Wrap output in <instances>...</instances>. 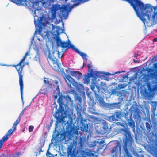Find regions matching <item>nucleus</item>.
I'll use <instances>...</instances> for the list:
<instances>
[{"instance_id":"43","label":"nucleus","mask_w":157,"mask_h":157,"mask_svg":"<svg viewBox=\"0 0 157 157\" xmlns=\"http://www.w3.org/2000/svg\"><path fill=\"white\" fill-rule=\"evenodd\" d=\"M3 143L2 142H1V140H0V149L2 147Z\"/></svg>"},{"instance_id":"41","label":"nucleus","mask_w":157,"mask_h":157,"mask_svg":"<svg viewBox=\"0 0 157 157\" xmlns=\"http://www.w3.org/2000/svg\"><path fill=\"white\" fill-rule=\"evenodd\" d=\"M53 120L52 119L50 122L49 125L48 126V129H50V127L52 126V124Z\"/></svg>"},{"instance_id":"16","label":"nucleus","mask_w":157,"mask_h":157,"mask_svg":"<svg viewBox=\"0 0 157 157\" xmlns=\"http://www.w3.org/2000/svg\"><path fill=\"white\" fill-rule=\"evenodd\" d=\"M65 80L68 87L71 88V84H72L75 81L74 79L70 76L67 75L65 78Z\"/></svg>"},{"instance_id":"38","label":"nucleus","mask_w":157,"mask_h":157,"mask_svg":"<svg viewBox=\"0 0 157 157\" xmlns=\"http://www.w3.org/2000/svg\"><path fill=\"white\" fill-rule=\"evenodd\" d=\"M120 103L119 102L117 103H115L111 104V105L114 107H116L117 105H118Z\"/></svg>"},{"instance_id":"6","label":"nucleus","mask_w":157,"mask_h":157,"mask_svg":"<svg viewBox=\"0 0 157 157\" xmlns=\"http://www.w3.org/2000/svg\"><path fill=\"white\" fill-rule=\"evenodd\" d=\"M56 42L57 46H60L63 49L66 48L68 49L71 48L74 50V49L75 48L74 45L70 44L69 40H68V42H62L59 36H57V37Z\"/></svg>"},{"instance_id":"27","label":"nucleus","mask_w":157,"mask_h":157,"mask_svg":"<svg viewBox=\"0 0 157 157\" xmlns=\"http://www.w3.org/2000/svg\"><path fill=\"white\" fill-rule=\"evenodd\" d=\"M81 128V130L82 131H87L88 128V125L87 124L86 125H83L82 124Z\"/></svg>"},{"instance_id":"46","label":"nucleus","mask_w":157,"mask_h":157,"mask_svg":"<svg viewBox=\"0 0 157 157\" xmlns=\"http://www.w3.org/2000/svg\"><path fill=\"white\" fill-rule=\"evenodd\" d=\"M87 66L88 69H90L91 67V66L90 64H88Z\"/></svg>"},{"instance_id":"52","label":"nucleus","mask_w":157,"mask_h":157,"mask_svg":"<svg viewBox=\"0 0 157 157\" xmlns=\"http://www.w3.org/2000/svg\"><path fill=\"white\" fill-rule=\"evenodd\" d=\"M25 109H26V108H24V109L23 110H24V111H25Z\"/></svg>"},{"instance_id":"28","label":"nucleus","mask_w":157,"mask_h":157,"mask_svg":"<svg viewBox=\"0 0 157 157\" xmlns=\"http://www.w3.org/2000/svg\"><path fill=\"white\" fill-rule=\"evenodd\" d=\"M37 55L35 56V59L37 61H40V54L38 50H36V51Z\"/></svg>"},{"instance_id":"23","label":"nucleus","mask_w":157,"mask_h":157,"mask_svg":"<svg viewBox=\"0 0 157 157\" xmlns=\"http://www.w3.org/2000/svg\"><path fill=\"white\" fill-rule=\"evenodd\" d=\"M151 153L155 157H157V147L153 148L151 150Z\"/></svg>"},{"instance_id":"44","label":"nucleus","mask_w":157,"mask_h":157,"mask_svg":"<svg viewBox=\"0 0 157 157\" xmlns=\"http://www.w3.org/2000/svg\"><path fill=\"white\" fill-rule=\"evenodd\" d=\"M78 101L80 103H81L82 101V98L80 97H79L78 98Z\"/></svg>"},{"instance_id":"32","label":"nucleus","mask_w":157,"mask_h":157,"mask_svg":"<svg viewBox=\"0 0 157 157\" xmlns=\"http://www.w3.org/2000/svg\"><path fill=\"white\" fill-rule=\"evenodd\" d=\"M118 92H117L115 89H113L111 91V95L112 94H116L117 95V93Z\"/></svg>"},{"instance_id":"10","label":"nucleus","mask_w":157,"mask_h":157,"mask_svg":"<svg viewBox=\"0 0 157 157\" xmlns=\"http://www.w3.org/2000/svg\"><path fill=\"white\" fill-rule=\"evenodd\" d=\"M67 157H75L76 154V149L73 145L69 146L67 149Z\"/></svg>"},{"instance_id":"40","label":"nucleus","mask_w":157,"mask_h":157,"mask_svg":"<svg viewBox=\"0 0 157 157\" xmlns=\"http://www.w3.org/2000/svg\"><path fill=\"white\" fill-rule=\"evenodd\" d=\"M24 114V110H22L21 113H20V115L19 116V118H20V119H21V116H23V115Z\"/></svg>"},{"instance_id":"1","label":"nucleus","mask_w":157,"mask_h":157,"mask_svg":"<svg viewBox=\"0 0 157 157\" xmlns=\"http://www.w3.org/2000/svg\"><path fill=\"white\" fill-rule=\"evenodd\" d=\"M26 57L24 56L19 63L17 64L13 65V66L15 67L17 71L19 76V83L20 88L21 94L22 101L23 100V91L24 89V84L23 81V76L22 75V71L23 67L25 65L24 63L22 65V63L25 60Z\"/></svg>"},{"instance_id":"55","label":"nucleus","mask_w":157,"mask_h":157,"mask_svg":"<svg viewBox=\"0 0 157 157\" xmlns=\"http://www.w3.org/2000/svg\"><path fill=\"white\" fill-rule=\"evenodd\" d=\"M0 157H2V156H0Z\"/></svg>"},{"instance_id":"3","label":"nucleus","mask_w":157,"mask_h":157,"mask_svg":"<svg viewBox=\"0 0 157 157\" xmlns=\"http://www.w3.org/2000/svg\"><path fill=\"white\" fill-rule=\"evenodd\" d=\"M122 130L125 133V140L124 143L123 148L125 153V155L127 157H133L132 156L131 153L127 149L128 144H129L130 145H132L133 141V139L131 136L130 132L125 129H123Z\"/></svg>"},{"instance_id":"15","label":"nucleus","mask_w":157,"mask_h":157,"mask_svg":"<svg viewBox=\"0 0 157 157\" xmlns=\"http://www.w3.org/2000/svg\"><path fill=\"white\" fill-rule=\"evenodd\" d=\"M126 91L122 90L117 93V95L119 96L118 99L120 101H122L126 96Z\"/></svg>"},{"instance_id":"42","label":"nucleus","mask_w":157,"mask_h":157,"mask_svg":"<svg viewBox=\"0 0 157 157\" xmlns=\"http://www.w3.org/2000/svg\"><path fill=\"white\" fill-rule=\"evenodd\" d=\"M29 51H28L25 53L24 56H25L26 57H27V56L29 55Z\"/></svg>"},{"instance_id":"13","label":"nucleus","mask_w":157,"mask_h":157,"mask_svg":"<svg viewBox=\"0 0 157 157\" xmlns=\"http://www.w3.org/2000/svg\"><path fill=\"white\" fill-rule=\"evenodd\" d=\"M16 129L14 130V128H13V129H9L8 132L2 138L1 140V142L4 143L8 139L9 136H10L12 134L14 131H15Z\"/></svg>"},{"instance_id":"45","label":"nucleus","mask_w":157,"mask_h":157,"mask_svg":"<svg viewBox=\"0 0 157 157\" xmlns=\"http://www.w3.org/2000/svg\"><path fill=\"white\" fill-rule=\"evenodd\" d=\"M153 42H157V38H155L153 39Z\"/></svg>"},{"instance_id":"2","label":"nucleus","mask_w":157,"mask_h":157,"mask_svg":"<svg viewBox=\"0 0 157 157\" xmlns=\"http://www.w3.org/2000/svg\"><path fill=\"white\" fill-rule=\"evenodd\" d=\"M59 9L60 10V16L61 18L66 19L68 17V13L65 9L61 7L59 4L53 5L51 9V17L52 19H55L56 17V12Z\"/></svg>"},{"instance_id":"21","label":"nucleus","mask_w":157,"mask_h":157,"mask_svg":"<svg viewBox=\"0 0 157 157\" xmlns=\"http://www.w3.org/2000/svg\"><path fill=\"white\" fill-rule=\"evenodd\" d=\"M115 115L116 116V117L118 119H120L122 117V114L120 112H115V114L114 115H113L112 116L113 117L112 119V120H114V117Z\"/></svg>"},{"instance_id":"54","label":"nucleus","mask_w":157,"mask_h":157,"mask_svg":"<svg viewBox=\"0 0 157 157\" xmlns=\"http://www.w3.org/2000/svg\"><path fill=\"white\" fill-rule=\"evenodd\" d=\"M92 76H93H93H94V75H92Z\"/></svg>"},{"instance_id":"9","label":"nucleus","mask_w":157,"mask_h":157,"mask_svg":"<svg viewBox=\"0 0 157 157\" xmlns=\"http://www.w3.org/2000/svg\"><path fill=\"white\" fill-rule=\"evenodd\" d=\"M148 122H146L145 124L146 129L147 131V133L148 134H151V135L153 137H155L156 136V132L155 130H153L151 132L152 128V126L150 120L148 121Z\"/></svg>"},{"instance_id":"29","label":"nucleus","mask_w":157,"mask_h":157,"mask_svg":"<svg viewBox=\"0 0 157 157\" xmlns=\"http://www.w3.org/2000/svg\"><path fill=\"white\" fill-rule=\"evenodd\" d=\"M89 110L90 112H91L92 114H94L95 113V109L93 107H90L89 108Z\"/></svg>"},{"instance_id":"39","label":"nucleus","mask_w":157,"mask_h":157,"mask_svg":"<svg viewBox=\"0 0 157 157\" xmlns=\"http://www.w3.org/2000/svg\"><path fill=\"white\" fill-rule=\"evenodd\" d=\"M85 80L86 81V82L87 83L90 82V80L89 79V77L87 76L86 77H85Z\"/></svg>"},{"instance_id":"25","label":"nucleus","mask_w":157,"mask_h":157,"mask_svg":"<svg viewBox=\"0 0 157 157\" xmlns=\"http://www.w3.org/2000/svg\"><path fill=\"white\" fill-rule=\"evenodd\" d=\"M21 119L18 118L16 121L14 123L12 128H14V130L16 129V126L19 123Z\"/></svg>"},{"instance_id":"51","label":"nucleus","mask_w":157,"mask_h":157,"mask_svg":"<svg viewBox=\"0 0 157 157\" xmlns=\"http://www.w3.org/2000/svg\"><path fill=\"white\" fill-rule=\"evenodd\" d=\"M41 32V30H39V33H40Z\"/></svg>"},{"instance_id":"35","label":"nucleus","mask_w":157,"mask_h":157,"mask_svg":"<svg viewBox=\"0 0 157 157\" xmlns=\"http://www.w3.org/2000/svg\"><path fill=\"white\" fill-rule=\"evenodd\" d=\"M100 86L101 87V88L102 89H103L104 88H105V87H106V86H105L106 84L104 83L103 82H101L100 83Z\"/></svg>"},{"instance_id":"14","label":"nucleus","mask_w":157,"mask_h":157,"mask_svg":"<svg viewBox=\"0 0 157 157\" xmlns=\"http://www.w3.org/2000/svg\"><path fill=\"white\" fill-rule=\"evenodd\" d=\"M103 127H102L103 131L102 132V134H105L106 133H108L109 128L108 126L107 123L105 121H103L102 122Z\"/></svg>"},{"instance_id":"30","label":"nucleus","mask_w":157,"mask_h":157,"mask_svg":"<svg viewBox=\"0 0 157 157\" xmlns=\"http://www.w3.org/2000/svg\"><path fill=\"white\" fill-rule=\"evenodd\" d=\"M53 83H54V84H55L56 85V86H57V88H56V90H59V85L58 84V83H59V82H58L56 80H55L54 81H53Z\"/></svg>"},{"instance_id":"33","label":"nucleus","mask_w":157,"mask_h":157,"mask_svg":"<svg viewBox=\"0 0 157 157\" xmlns=\"http://www.w3.org/2000/svg\"><path fill=\"white\" fill-rule=\"evenodd\" d=\"M83 144V141L81 138H80L79 139V141L78 144H79L80 146H82Z\"/></svg>"},{"instance_id":"53","label":"nucleus","mask_w":157,"mask_h":157,"mask_svg":"<svg viewBox=\"0 0 157 157\" xmlns=\"http://www.w3.org/2000/svg\"><path fill=\"white\" fill-rule=\"evenodd\" d=\"M123 87H119V88H123Z\"/></svg>"},{"instance_id":"36","label":"nucleus","mask_w":157,"mask_h":157,"mask_svg":"<svg viewBox=\"0 0 157 157\" xmlns=\"http://www.w3.org/2000/svg\"><path fill=\"white\" fill-rule=\"evenodd\" d=\"M58 56L59 58H60V59L61 61V58L63 56V54L61 53V52H59L58 51Z\"/></svg>"},{"instance_id":"37","label":"nucleus","mask_w":157,"mask_h":157,"mask_svg":"<svg viewBox=\"0 0 157 157\" xmlns=\"http://www.w3.org/2000/svg\"><path fill=\"white\" fill-rule=\"evenodd\" d=\"M34 127L33 126H30L29 127V132H32L33 129Z\"/></svg>"},{"instance_id":"12","label":"nucleus","mask_w":157,"mask_h":157,"mask_svg":"<svg viewBox=\"0 0 157 157\" xmlns=\"http://www.w3.org/2000/svg\"><path fill=\"white\" fill-rule=\"evenodd\" d=\"M34 23L35 26L37 25L38 27L40 28H41L42 26H45L46 24L45 23L44 18L43 17H39L37 20V22L36 23V19H35L34 21Z\"/></svg>"},{"instance_id":"48","label":"nucleus","mask_w":157,"mask_h":157,"mask_svg":"<svg viewBox=\"0 0 157 157\" xmlns=\"http://www.w3.org/2000/svg\"><path fill=\"white\" fill-rule=\"evenodd\" d=\"M43 151H42L41 149H40L39 151V154H40L41 153V152H42Z\"/></svg>"},{"instance_id":"31","label":"nucleus","mask_w":157,"mask_h":157,"mask_svg":"<svg viewBox=\"0 0 157 157\" xmlns=\"http://www.w3.org/2000/svg\"><path fill=\"white\" fill-rule=\"evenodd\" d=\"M81 157H86V155H87V153L85 152L84 151H81Z\"/></svg>"},{"instance_id":"20","label":"nucleus","mask_w":157,"mask_h":157,"mask_svg":"<svg viewBox=\"0 0 157 157\" xmlns=\"http://www.w3.org/2000/svg\"><path fill=\"white\" fill-rule=\"evenodd\" d=\"M128 124L129 126L132 128H134L135 127V124L134 121L132 118L131 116L130 117V120L128 119Z\"/></svg>"},{"instance_id":"22","label":"nucleus","mask_w":157,"mask_h":157,"mask_svg":"<svg viewBox=\"0 0 157 157\" xmlns=\"http://www.w3.org/2000/svg\"><path fill=\"white\" fill-rule=\"evenodd\" d=\"M74 50H75L78 54L80 55L83 58L86 59H87L86 58L87 56L86 54L80 51L78 49L76 48H75V49H74Z\"/></svg>"},{"instance_id":"8","label":"nucleus","mask_w":157,"mask_h":157,"mask_svg":"<svg viewBox=\"0 0 157 157\" xmlns=\"http://www.w3.org/2000/svg\"><path fill=\"white\" fill-rule=\"evenodd\" d=\"M95 87L97 89L98 92L99 93L100 90V88L99 86H97L95 83L94 84V85H91L90 86V88L94 92L96 100L99 102L100 104L102 105L104 103V101L103 98H102L100 97L99 94H97V91L95 90Z\"/></svg>"},{"instance_id":"47","label":"nucleus","mask_w":157,"mask_h":157,"mask_svg":"<svg viewBox=\"0 0 157 157\" xmlns=\"http://www.w3.org/2000/svg\"><path fill=\"white\" fill-rule=\"evenodd\" d=\"M154 67L155 68H157V63H155L154 64Z\"/></svg>"},{"instance_id":"49","label":"nucleus","mask_w":157,"mask_h":157,"mask_svg":"<svg viewBox=\"0 0 157 157\" xmlns=\"http://www.w3.org/2000/svg\"><path fill=\"white\" fill-rule=\"evenodd\" d=\"M71 101V104H72V103H73V101Z\"/></svg>"},{"instance_id":"34","label":"nucleus","mask_w":157,"mask_h":157,"mask_svg":"<svg viewBox=\"0 0 157 157\" xmlns=\"http://www.w3.org/2000/svg\"><path fill=\"white\" fill-rule=\"evenodd\" d=\"M147 86L148 90L150 92H151L153 91V89L152 87H151L150 85L147 84Z\"/></svg>"},{"instance_id":"26","label":"nucleus","mask_w":157,"mask_h":157,"mask_svg":"<svg viewBox=\"0 0 157 157\" xmlns=\"http://www.w3.org/2000/svg\"><path fill=\"white\" fill-rule=\"evenodd\" d=\"M151 75L152 79H154L155 81L157 82V71L156 73H151Z\"/></svg>"},{"instance_id":"4","label":"nucleus","mask_w":157,"mask_h":157,"mask_svg":"<svg viewBox=\"0 0 157 157\" xmlns=\"http://www.w3.org/2000/svg\"><path fill=\"white\" fill-rule=\"evenodd\" d=\"M50 2H54V0H48ZM25 6L30 9H34V11L33 13L34 17H37L36 14V11L39 9V3L37 2H33L31 0H24Z\"/></svg>"},{"instance_id":"5","label":"nucleus","mask_w":157,"mask_h":157,"mask_svg":"<svg viewBox=\"0 0 157 157\" xmlns=\"http://www.w3.org/2000/svg\"><path fill=\"white\" fill-rule=\"evenodd\" d=\"M48 62L50 65L54 70H57L60 69L61 63H59L58 59L52 56L50 52L48 53Z\"/></svg>"},{"instance_id":"18","label":"nucleus","mask_w":157,"mask_h":157,"mask_svg":"<svg viewBox=\"0 0 157 157\" xmlns=\"http://www.w3.org/2000/svg\"><path fill=\"white\" fill-rule=\"evenodd\" d=\"M110 74L109 73H105L101 72H96L95 76L97 77H98L101 78L104 76L105 75H109Z\"/></svg>"},{"instance_id":"11","label":"nucleus","mask_w":157,"mask_h":157,"mask_svg":"<svg viewBox=\"0 0 157 157\" xmlns=\"http://www.w3.org/2000/svg\"><path fill=\"white\" fill-rule=\"evenodd\" d=\"M66 130L69 134L72 135L78 134V132L77 129L75 127L72 126V125L69 124L67 127H66Z\"/></svg>"},{"instance_id":"17","label":"nucleus","mask_w":157,"mask_h":157,"mask_svg":"<svg viewBox=\"0 0 157 157\" xmlns=\"http://www.w3.org/2000/svg\"><path fill=\"white\" fill-rule=\"evenodd\" d=\"M71 75L72 76L75 77L77 80H79L82 76V74L78 71H72L71 72Z\"/></svg>"},{"instance_id":"50","label":"nucleus","mask_w":157,"mask_h":157,"mask_svg":"<svg viewBox=\"0 0 157 157\" xmlns=\"http://www.w3.org/2000/svg\"><path fill=\"white\" fill-rule=\"evenodd\" d=\"M120 73V72H115V73Z\"/></svg>"},{"instance_id":"7","label":"nucleus","mask_w":157,"mask_h":157,"mask_svg":"<svg viewBox=\"0 0 157 157\" xmlns=\"http://www.w3.org/2000/svg\"><path fill=\"white\" fill-rule=\"evenodd\" d=\"M57 102L59 104V109L58 110V111L54 115L55 118L57 119V122L58 121L60 122L61 121V116L58 115L57 116V114L60 113H61L62 112H63L64 110V102L63 101L62 98L61 96H60L58 98L57 100ZM57 121L56 122V125H57L56 124Z\"/></svg>"},{"instance_id":"24","label":"nucleus","mask_w":157,"mask_h":157,"mask_svg":"<svg viewBox=\"0 0 157 157\" xmlns=\"http://www.w3.org/2000/svg\"><path fill=\"white\" fill-rule=\"evenodd\" d=\"M44 83L45 85L48 87L52 85V84L49 82L48 78H46L45 77H44Z\"/></svg>"},{"instance_id":"19","label":"nucleus","mask_w":157,"mask_h":157,"mask_svg":"<svg viewBox=\"0 0 157 157\" xmlns=\"http://www.w3.org/2000/svg\"><path fill=\"white\" fill-rule=\"evenodd\" d=\"M17 5L20 6H25L24 0H10Z\"/></svg>"}]
</instances>
